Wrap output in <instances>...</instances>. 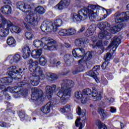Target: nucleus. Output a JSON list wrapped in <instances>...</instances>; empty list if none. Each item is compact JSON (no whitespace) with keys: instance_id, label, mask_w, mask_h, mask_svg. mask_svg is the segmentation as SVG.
<instances>
[{"instance_id":"f257e3e1","label":"nucleus","mask_w":129,"mask_h":129,"mask_svg":"<svg viewBox=\"0 0 129 129\" xmlns=\"http://www.w3.org/2000/svg\"><path fill=\"white\" fill-rule=\"evenodd\" d=\"M99 11L104 12L105 9L98 5H89L87 8L81 9L78 14H72V20L74 22H79L84 20V18H89L90 21H93L97 18Z\"/></svg>"},{"instance_id":"f03ea898","label":"nucleus","mask_w":129,"mask_h":129,"mask_svg":"<svg viewBox=\"0 0 129 129\" xmlns=\"http://www.w3.org/2000/svg\"><path fill=\"white\" fill-rule=\"evenodd\" d=\"M74 87V82L69 79L62 80L60 83V90L56 93V95L60 98V102L66 103V101L70 97L72 88Z\"/></svg>"},{"instance_id":"7ed1b4c3","label":"nucleus","mask_w":129,"mask_h":129,"mask_svg":"<svg viewBox=\"0 0 129 129\" xmlns=\"http://www.w3.org/2000/svg\"><path fill=\"white\" fill-rule=\"evenodd\" d=\"M33 45L36 48L40 47L49 51H55L58 49V44H56V42L52 39L46 37L40 38V40H34Z\"/></svg>"},{"instance_id":"20e7f679","label":"nucleus","mask_w":129,"mask_h":129,"mask_svg":"<svg viewBox=\"0 0 129 129\" xmlns=\"http://www.w3.org/2000/svg\"><path fill=\"white\" fill-rule=\"evenodd\" d=\"M128 12H122L120 13L117 12L115 14L114 20L116 24H119L115 26L110 28L109 31L110 33H117L119 32L123 27V22L127 21L129 19Z\"/></svg>"},{"instance_id":"39448f33","label":"nucleus","mask_w":129,"mask_h":129,"mask_svg":"<svg viewBox=\"0 0 129 129\" xmlns=\"http://www.w3.org/2000/svg\"><path fill=\"white\" fill-rule=\"evenodd\" d=\"M0 22H2V24H0V33H20L22 31V29L20 27L15 26L12 23L11 21L6 19V18L0 14Z\"/></svg>"},{"instance_id":"423d86ee","label":"nucleus","mask_w":129,"mask_h":129,"mask_svg":"<svg viewBox=\"0 0 129 129\" xmlns=\"http://www.w3.org/2000/svg\"><path fill=\"white\" fill-rule=\"evenodd\" d=\"M12 79H15V78H0V100H3V96H4L7 100L11 99V96L6 94V92L7 90H10V87H8V85L12 82Z\"/></svg>"},{"instance_id":"0eeeda50","label":"nucleus","mask_w":129,"mask_h":129,"mask_svg":"<svg viewBox=\"0 0 129 129\" xmlns=\"http://www.w3.org/2000/svg\"><path fill=\"white\" fill-rule=\"evenodd\" d=\"M120 43H121L120 37H113V39H112V42H110L109 46H108V48H110L112 46H113V47L109 50V52L106 53L105 55L104 56V59L105 60V61L112 59L114 51H116V49L118 47V45H120Z\"/></svg>"},{"instance_id":"6e6552de","label":"nucleus","mask_w":129,"mask_h":129,"mask_svg":"<svg viewBox=\"0 0 129 129\" xmlns=\"http://www.w3.org/2000/svg\"><path fill=\"white\" fill-rule=\"evenodd\" d=\"M22 52H23V58L26 59L30 57H31L34 59H38L40 58V55H42V49H34L32 51L30 50V47L28 46H26L22 49Z\"/></svg>"},{"instance_id":"1a4fd4ad","label":"nucleus","mask_w":129,"mask_h":129,"mask_svg":"<svg viewBox=\"0 0 129 129\" xmlns=\"http://www.w3.org/2000/svg\"><path fill=\"white\" fill-rule=\"evenodd\" d=\"M72 53H73L74 57L80 58L85 57L86 60H88L92 59V56H93V52L89 51L85 52V49L83 48H77L73 49Z\"/></svg>"},{"instance_id":"9d476101","label":"nucleus","mask_w":129,"mask_h":129,"mask_svg":"<svg viewBox=\"0 0 129 129\" xmlns=\"http://www.w3.org/2000/svg\"><path fill=\"white\" fill-rule=\"evenodd\" d=\"M26 13L27 16L25 19V21L28 24H26L25 23V26L27 30H31V27H29V26L30 25L31 27H34L36 24H37L36 17H35V15L32 13H30V11H26Z\"/></svg>"},{"instance_id":"9b49d317","label":"nucleus","mask_w":129,"mask_h":129,"mask_svg":"<svg viewBox=\"0 0 129 129\" xmlns=\"http://www.w3.org/2000/svg\"><path fill=\"white\" fill-rule=\"evenodd\" d=\"M86 113V110L84 109L82 110L80 107H77V114L78 115H80V118H77V119L76 120V126L80 127L78 129H82V123L80 122V120L83 122L86 121V117L85 116V114Z\"/></svg>"},{"instance_id":"f8f14e48","label":"nucleus","mask_w":129,"mask_h":129,"mask_svg":"<svg viewBox=\"0 0 129 129\" xmlns=\"http://www.w3.org/2000/svg\"><path fill=\"white\" fill-rule=\"evenodd\" d=\"M39 99H44V97H43V92L42 90L34 88V90L32 91V94H31V100L36 101Z\"/></svg>"},{"instance_id":"ddd939ff","label":"nucleus","mask_w":129,"mask_h":129,"mask_svg":"<svg viewBox=\"0 0 129 129\" xmlns=\"http://www.w3.org/2000/svg\"><path fill=\"white\" fill-rule=\"evenodd\" d=\"M24 87L26 89H31V85L30 84L26 83V82H20L18 83V86L11 88V90L16 91V93H18L19 91L21 90L20 88Z\"/></svg>"},{"instance_id":"4468645a","label":"nucleus","mask_w":129,"mask_h":129,"mask_svg":"<svg viewBox=\"0 0 129 129\" xmlns=\"http://www.w3.org/2000/svg\"><path fill=\"white\" fill-rule=\"evenodd\" d=\"M35 75L38 76H32L31 77H30V83H31V85H32V86H38V84H39V79H40V77H44V75H43L42 73H35Z\"/></svg>"},{"instance_id":"2eb2a0df","label":"nucleus","mask_w":129,"mask_h":129,"mask_svg":"<svg viewBox=\"0 0 129 129\" xmlns=\"http://www.w3.org/2000/svg\"><path fill=\"white\" fill-rule=\"evenodd\" d=\"M70 0H61L54 8L56 10L62 11L65 8H67L70 5Z\"/></svg>"},{"instance_id":"dca6fc26","label":"nucleus","mask_w":129,"mask_h":129,"mask_svg":"<svg viewBox=\"0 0 129 129\" xmlns=\"http://www.w3.org/2000/svg\"><path fill=\"white\" fill-rule=\"evenodd\" d=\"M109 27L110 25L107 22L98 23V27L101 31L100 33H108V31H106L109 29Z\"/></svg>"},{"instance_id":"f3484780","label":"nucleus","mask_w":129,"mask_h":129,"mask_svg":"<svg viewBox=\"0 0 129 129\" xmlns=\"http://www.w3.org/2000/svg\"><path fill=\"white\" fill-rule=\"evenodd\" d=\"M28 64L31 65V66L33 67L32 68V69H32V71L30 70V71H31L32 73L36 74H42V69H40V67H37L38 66V61H35V62L28 63Z\"/></svg>"},{"instance_id":"a211bd4d","label":"nucleus","mask_w":129,"mask_h":129,"mask_svg":"<svg viewBox=\"0 0 129 129\" xmlns=\"http://www.w3.org/2000/svg\"><path fill=\"white\" fill-rule=\"evenodd\" d=\"M100 70V66H96L93 67V69L89 71L88 73H86V75L94 78V79H97V75H98V73L97 71Z\"/></svg>"},{"instance_id":"6ab92c4d","label":"nucleus","mask_w":129,"mask_h":129,"mask_svg":"<svg viewBox=\"0 0 129 129\" xmlns=\"http://www.w3.org/2000/svg\"><path fill=\"white\" fill-rule=\"evenodd\" d=\"M53 105H54V104L52 103V102H48L47 104H46V105H44L42 108H40V111H42V112L44 114L48 113L50 112V108L52 107Z\"/></svg>"},{"instance_id":"aec40b11","label":"nucleus","mask_w":129,"mask_h":129,"mask_svg":"<svg viewBox=\"0 0 129 129\" xmlns=\"http://www.w3.org/2000/svg\"><path fill=\"white\" fill-rule=\"evenodd\" d=\"M17 7L22 12H24V10H29L31 9V6L29 4H25L23 2H18L17 4Z\"/></svg>"},{"instance_id":"412c9836","label":"nucleus","mask_w":129,"mask_h":129,"mask_svg":"<svg viewBox=\"0 0 129 129\" xmlns=\"http://www.w3.org/2000/svg\"><path fill=\"white\" fill-rule=\"evenodd\" d=\"M62 22L60 19H56L54 21V24L51 25V28L52 29V32H57L58 27H61Z\"/></svg>"},{"instance_id":"4be33fe9","label":"nucleus","mask_w":129,"mask_h":129,"mask_svg":"<svg viewBox=\"0 0 129 129\" xmlns=\"http://www.w3.org/2000/svg\"><path fill=\"white\" fill-rule=\"evenodd\" d=\"M56 86L52 85L51 86H46V93H47L48 97H51L52 95V93H55L56 91Z\"/></svg>"},{"instance_id":"5701e85b","label":"nucleus","mask_w":129,"mask_h":129,"mask_svg":"<svg viewBox=\"0 0 129 129\" xmlns=\"http://www.w3.org/2000/svg\"><path fill=\"white\" fill-rule=\"evenodd\" d=\"M1 11L4 15H11L12 14V7L9 5L2 7Z\"/></svg>"},{"instance_id":"b1692460","label":"nucleus","mask_w":129,"mask_h":129,"mask_svg":"<svg viewBox=\"0 0 129 129\" xmlns=\"http://www.w3.org/2000/svg\"><path fill=\"white\" fill-rule=\"evenodd\" d=\"M74 97H76V99H82L81 102L82 103H86V97H85L84 95H83L81 93V92L76 91V92H74Z\"/></svg>"},{"instance_id":"393cba45","label":"nucleus","mask_w":129,"mask_h":129,"mask_svg":"<svg viewBox=\"0 0 129 129\" xmlns=\"http://www.w3.org/2000/svg\"><path fill=\"white\" fill-rule=\"evenodd\" d=\"M41 30L44 33H52L53 29L50 27H47V23L46 22H43L41 25Z\"/></svg>"},{"instance_id":"a878e982","label":"nucleus","mask_w":129,"mask_h":129,"mask_svg":"<svg viewBox=\"0 0 129 129\" xmlns=\"http://www.w3.org/2000/svg\"><path fill=\"white\" fill-rule=\"evenodd\" d=\"M72 59H73L72 55L66 54L63 56V61L66 66L70 67V66H72V62L70 61V60H72Z\"/></svg>"},{"instance_id":"bb28decb","label":"nucleus","mask_w":129,"mask_h":129,"mask_svg":"<svg viewBox=\"0 0 129 129\" xmlns=\"http://www.w3.org/2000/svg\"><path fill=\"white\" fill-rule=\"evenodd\" d=\"M21 60H22V57H20V55L15 54V55H14V56L12 57V58L10 59V63L12 64L14 62L18 63Z\"/></svg>"},{"instance_id":"cd10ccee","label":"nucleus","mask_w":129,"mask_h":129,"mask_svg":"<svg viewBox=\"0 0 129 129\" xmlns=\"http://www.w3.org/2000/svg\"><path fill=\"white\" fill-rule=\"evenodd\" d=\"M7 44L11 47H15L16 46V41L12 37H8L7 39Z\"/></svg>"},{"instance_id":"c85d7f7f","label":"nucleus","mask_w":129,"mask_h":129,"mask_svg":"<svg viewBox=\"0 0 129 129\" xmlns=\"http://www.w3.org/2000/svg\"><path fill=\"white\" fill-rule=\"evenodd\" d=\"M92 48H93V49L97 48L104 51V46H103L102 41L101 40L97 41V42L96 43V45H92Z\"/></svg>"},{"instance_id":"c756f323","label":"nucleus","mask_w":129,"mask_h":129,"mask_svg":"<svg viewBox=\"0 0 129 129\" xmlns=\"http://www.w3.org/2000/svg\"><path fill=\"white\" fill-rule=\"evenodd\" d=\"M84 70V66H83L81 64H80L79 66H78L77 68H76L73 70V72H72V73H73V75H76L78 74V73L83 72Z\"/></svg>"},{"instance_id":"7c9ffc66","label":"nucleus","mask_w":129,"mask_h":129,"mask_svg":"<svg viewBox=\"0 0 129 129\" xmlns=\"http://www.w3.org/2000/svg\"><path fill=\"white\" fill-rule=\"evenodd\" d=\"M92 97H96V100H100L101 99V94H98L96 89H93V93H90Z\"/></svg>"},{"instance_id":"2f4dec72","label":"nucleus","mask_w":129,"mask_h":129,"mask_svg":"<svg viewBox=\"0 0 129 129\" xmlns=\"http://www.w3.org/2000/svg\"><path fill=\"white\" fill-rule=\"evenodd\" d=\"M76 29L73 28H71L69 29H61L59 31V33H76Z\"/></svg>"},{"instance_id":"473e14b6","label":"nucleus","mask_w":129,"mask_h":129,"mask_svg":"<svg viewBox=\"0 0 129 129\" xmlns=\"http://www.w3.org/2000/svg\"><path fill=\"white\" fill-rule=\"evenodd\" d=\"M46 76H47L48 78L51 79L52 80L58 79V76H57L56 75L50 72L46 73Z\"/></svg>"},{"instance_id":"72a5a7b5","label":"nucleus","mask_w":129,"mask_h":129,"mask_svg":"<svg viewBox=\"0 0 129 129\" xmlns=\"http://www.w3.org/2000/svg\"><path fill=\"white\" fill-rule=\"evenodd\" d=\"M70 111V105H66V106L60 108V112L62 113H66Z\"/></svg>"},{"instance_id":"f704fd0d","label":"nucleus","mask_w":129,"mask_h":129,"mask_svg":"<svg viewBox=\"0 0 129 129\" xmlns=\"http://www.w3.org/2000/svg\"><path fill=\"white\" fill-rule=\"evenodd\" d=\"M35 11L40 15H43V14L45 13V9L42 6H38L36 7Z\"/></svg>"},{"instance_id":"c9c22d12","label":"nucleus","mask_w":129,"mask_h":129,"mask_svg":"<svg viewBox=\"0 0 129 129\" xmlns=\"http://www.w3.org/2000/svg\"><path fill=\"white\" fill-rule=\"evenodd\" d=\"M92 93L93 90L92 91L91 90H90V89L89 88H86L82 90V94H84V95H85L86 96H89L90 95V94H92Z\"/></svg>"},{"instance_id":"e433bc0d","label":"nucleus","mask_w":129,"mask_h":129,"mask_svg":"<svg viewBox=\"0 0 129 129\" xmlns=\"http://www.w3.org/2000/svg\"><path fill=\"white\" fill-rule=\"evenodd\" d=\"M38 58H39V64L42 66H44L47 62L46 58H44L43 56H40V57L38 58Z\"/></svg>"},{"instance_id":"4c0bfd02","label":"nucleus","mask_w":129,"mask_h":129,"mask_svg":"<svg viewBox=\"0 0 129 129\" xmlns=\"http://www.w3.org/2000/svg\"><path fill=\"white\" fill-rule=\"evenodd\" d=\"M98 113H100V115H101L102 118L106 117V114L104 112V109L102 108H98Z\"/></svg>"},{"instance_id":"58836bf2","label":"nucleus","mask_w":129,"mask_h":129,"mask_svg":"<svg viewBox=\"0 0 129 129\" xmlns=\"http://www.w3.org/2000/svg\"><path fill=\"white\" fill-rule=\"evenodd\" d=\"M76 40H82L81 42L83 43L85 45L89 44V40L86 38H80L78 39H76Z\"/></svg>"},{"instance_id":"ea45409f","label":"nucleus","mask_w":129,"mask_h":129,"mask_svg":"<svg viewBox=\"0 0 129 129\" xmlns=\"http://www.w3.org/2000/svg\"><path fill=\"white\" fill-rule=\"evenodd\" d=\"M98 129H106V126H105V124L98 121Z\"/></svg>"},{"instance_id":"a19ab883","label":"nucleus","mask_w":129,"mask_h":129,"mask_svg":"<svg viewBox=\"0 0 129 129\" xmlns=\"http://www.w3.org/2000/svg\"><path fill=\"white\" fill-rule=\"evenodd\" d=\"M95 32L94 28L92 27V26H90L86 31V33H94Z\"/></svg>"},{"instance_id":"79ce46f5","label":"nucleus","mask_w":129,"mask_h":129,"mask_svg":"<svg viewBox=\"0 0 129 129\" xmlns=\"http://www.w3.org/2000/svg\"><path fill=\"white\" fill-rule=\"evenodd\" d=\"M68 74H69V70L64 69H63V71H62V72H60V73H59V75L66 76V75H67Z\"/></svg>"},{"instance_id":"37998d69","label":"nucleus","mask_w":129,"mask_h":129,"mask_svg":"<svg viewBox=\"0 0 129 129\" xmlns=\"http://www.w3.org/2000/svg\"><path fill=\"white\" fill-rule=\"evenodd\" d=\"M81 41H82V40H76V41H74V44H75L76 46H81V44L83 43V42Z\"/></svg>"},{"instance_id":"c03bdc74","label":"nucleus","mask_w":129,"mask_h":129,"mask_svg":"<svg viewBox=\"0 0 129 129\" xmlns=\"http://www.w3.org/2000/svg\"><path fill=\"white\" fill-rule=\"evenodd\" d=\"M28 89H24L22 91H19V92H20V93L22 94V95L26 96L27 95V94H28Z\"/></svg>"},{"instance_id":"a18cd8bd","label":"nucleus","mask_w":129,"mask_h":129,"mask_svg":"<svg viewBox=\"0 0 129 129\" xmlns=\"http://www.w3.org/2000/svg\"><path fill=\"white\" fill-rule=\"evenodd\" d=\"M8 35V33H0V40H2L4 38H6Z\"/></svg>"},{"instance_id":"49530a36","label":"nucleus","mask_w":129,"mask_h":129,"mask_svg":"<svg viewBox=\"0 0 129 129\" xmlns=\"http://www.w3.org/2000/svg\"><path fill=\"white\" fill-rule=\"evenodd\" d=\"M58 35H59V36H60L64 37V36H67L73 35H74V34H72L70 33H58Z\"/></svg>"},{"instance_id":"de8ad7c7","label":"nucleus","mask_w":129,"mask_h":129,"mask_svg":"<svg viewBox=\"0 0 129 129\" xmlns=\"http://www.w3.org/2000/svg\"><path fill=\"white\" fill-rule=\"evenodd\" d=\"M92 65L93 63L92 61L86 62V68H88V69H90V68H92Z\"/></svg>"},{"instance_id":"09e8293b","label":"nucleus","mask_w":129,"mask_h":129,"mask_svg":"<svg viewBox=\"0 0 129 129\" xmlns=\"http://www.w3.org/2000/svg\"><path fill=\"white\" fill-rule=\"evenodd\" d=\"M25 36L26 38H27L28 40H31V38H32L33 36L31 33H26Z\"/></svg>"},{"instance_id":"8fccbe9b","label":"nucleus","mask_w":129,"mask_h":129,"mask_svg":"<svg viewBox=\"0 0 129 129\" xmlns=\"http://www.w3.org/2000/svg\"><path fill=\"white\" fill-rule=\"evenodd\" d=\"M106 35L105 33H98V39H104V36Z\"/></svg>"},{"instance_id":"3c124183","label":"nucleus","mask_w":129,"mask_h":129,"mask_svg":"<svg viewBox=\"0 0 129 129\" xmlns=\"http://www.w3.org/2000/svg\"><path fill=\"white\" fill-rule=\"evenodd\" d=\"M111 37H112V35L110 34V33H107L105 36H104V38L106 40H109Z\"/></svg>"},{"instance_id":"603ef678","label":"nucleus","mask_w":129,"mask_h":129,"mask_svg":"<svg viewBox=\"0 0 129 129\" xmlns=\"http://www.w3.org/2000/svg\"><path fill=\"white\" fill-rule=\"evenodd\" d=\"M25 117V114L24 112L23 111H19V117L20 119H23V118H24Z\"/></svg>"},{"instance_id":"864d4df0","label":"nucleus","mask_w":129,"mask_h":129,"mask_svg":"<svg viewBox=\"0 0 129 129\" xmlns=\"http://www.w3.org/2000/svg\"><path fill=\"white\" fill-rule=\"evenodd\" d=\"M106 66H108V64H107L106 62H104L101 65V68L102 69V70H105V69L106 68Z\"/></svg>"},{"instance_id":"5fc2aeb1","label":"nucleus","mask_w":129,"mask_h":129,"mask_svg":"<svg viewBox=\"0 0 129 129\" xmlns=\"http://www.w3.org/2000/svg\"><path fill=\"white\" fill-rule=\"evenodd\" d=\"M3 3L5 5H11L12 4V2L10 0H4Z\"/></svg>"},{"instance_id":"6e6d98bb","label":"nucleus","mask_w":129,"mask_h":129,"mask_svg":"<svg viewBox=\"0 0 129 129\" xmlns=\"http://www.w3.org/2000/svg\"><path fill=\"white\" fill-rule=\"evenodd\" d=\"M7 126V123L5 122L0 121V126L6 127Z\"/></svg>"},{"instance_id":"4d7b16f0","label":"nucleus","mask_w":129,"mask_h":129,"mask_svg":"<svg viewBox=\"0 0 129 129\" xmlns=\"http://www.w3.org/2000/svg\"><path fill=\"white\" fill-rule=\"evenodd\" d=\"M116 112V108L113 107H110V113Z\"/></svg>"},{"instance_id":"13d9d810","label":"nucleus","mask_w":129,"mask_h":129,"mask_svg":"<svg viewBox=\"0 0 129 129\" xmlns=\"http://www.w3.org/2000/svg\"><path fill=\"white\" fill-rule=\"evenodd\" d=\"M51 65L53 66L54 67H58L59 65L60 64V61H58L57 63H50Z\"/></svg>"},{"instance_id":"bf43d9fd","label":"nucleus","mask_w":129,"mask_h":129,"mask_svg":"<svg viewBox=\"0 0 129 129\" xmlns=\"http://www.w3.org/2000/svg\"><path fill=\"white\" fill-rule=\"evenodd\" d=\"M97 36H93L92 37V42H93V43H96L97 41Z\"/></svg>"},{"instance_id":"052dcab7","label":"nucleus","mask_w":129,"mask_h":129,"mask_svg":"<svg viewBox=\"0 0 129 129\" xmlns=\"http://www.w3.org/2000/svg\"><path fill=\"white\" fill-rule=\"evenodd\" d=\"M59 62L58 61H56V59H53L52 60L50 61V64H54V63H57Z\"/></svg>"},{"instance_id":"680f3d73","label":"nucleus","mask_w":129,"mask_h":129,"mask_svg":"<svg viewBox=\"0 0 129 129\" xmlns=\"http://www.w3.org/2000/svg\"><path fill=\"white\" fill-rule=\"evenodd\" d=\"M85 30V27H82L80 30L78 32V33H82L83 32H84V31Z\"/></svg>"},{"instance_id":"e2e57ef3","label":"nucleus","mask_w":129,"mask_h":129,"mask_svg":"<svg viewBox=\"0 0 129 129\" xmlns=\"http://www.w3.org/2000/svg\"><path fill=\"white\" fill-rule=\"evenodd\" d=\"M55 3H56L55 0H49V5H50V6H52V5H54V4H55Z\"/></svg>"},{"instance_id":"0e129e2a","label":"nucleus","mask_w":129,"mask_h":129,"mask_svg":"<svg viewBox=\"0 0 129 129\" xmlns=\"http://www.w3.org/2000/svg\"><path fill=\"white\" fill-rule=\"evenodd\" d=\"M92 33H84V35L85 36V37H90V36H92V34H91Z\"/></svg>"},{"instance_id":"69168bd1","label":"nucleus","mask_w":129,"mask_h":129,"mask_svg":"<svg viewBox=\"0 0 129 129\" xmlns=\"http://www.w3.org/2000/svg\"><path fill=\"white\" fill-rule=\"evenodd\" d=\"M108 101L110 102V103H113V102H114V99L110 98V99L108 100Z\"/></svg>"},{"instance_id":"338daca9","label":"nucleus","mask_w":129,"mask_h":129,"mask_svg":"<svg viewBox=\"0 0 129 129\" xmlns=\"http://www.w3.org/2000/svg\"><path fill=\"white\" fill-rule=\"evenodd\" d=\"M64 47L66 48L70 47V44H69V43H64Z\"/></svg>"},{"instance_id":"774afa93","label":"nucleus","mask_w":129,"mask_h":129,"mask_svg":"<svg viewBox=\"0 0 129 129\" xmlns=\"http://www.w3.org/2000/svg\"><path fill=\"white\" fill-rule=\"evenodd\" d=\"M113 62H114V63H118V58H114V59H113Z\"/></svg>"}]
</instances>
